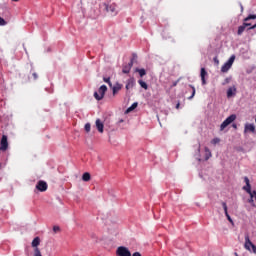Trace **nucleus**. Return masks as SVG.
Returning <instances> with one entry per match:
<instances>
[{
  "label": "nucleus",
  "instance_id": "nucleus-1",
  "mask_svg": "<svg viewBox=\"0 0 256 256\" xmlns=\"http://www.w3.org/2000/svg\"><path fill=\"white\" fill-rule=\"evenodd\" d=\"M237 119V115L232 114L229 117H227L222 124L220 125V131H224L227 127H229V125H231V123H233V121H235Z\"/></svg>",
  "mask_w": 256,
  "mask_h": 256
},
{
  "label": "nucleus",
  "instance_id": "nucleus-2",
  "mask_svg": "<svg viewBox=\"0 0 256 256\" xmlns=\"http://www.w3.org/2000/svg\"><path fill=\"white\" fill-rule=\"evenodd\" d=\"M105 93H107V86L102 85L98 89V92H94V98L96 101H101L103 97H105Z\"/></svg>",
  "mask_w": 256,
  "mask_h": 256
},
{
  "label": "nucleus",
  "instance_id": "nucleus-3",
  "mask_svg": "<svg viewBox=\"0 0 256 256\" xmlns=\"http://www.w3.org/2000/svg\"><path fill=\"white\" fill-rule=\"evenodd\" d=\"M233 63H235V55H232L228 61L221 67L222 73H227L231 67H233Z\"/></svg>",
  "mask_w": 256,
  "mask_h": 256
},
{
  "label": "nucleus",
  "instance_id": "nucleus-4",
  "mask_svg": "<svg viewBox=\"0 0 256 256\" xmlns=\"http://www.w3.org/2000/svg\"><path fill=\"white\" fill-rule=\"evenodd\" d=\"M136 59H137V54H133L130 62L123 66L122 73H124V74L130 73L131 69L133 67V63L136 61Z\"/></svg>",
  "mask_w": 256,
  "mask_h": 256
},
{
  "label": "nucleus",
  "instance_id": "nucleus-5",
  "mask_svg": "<svg viewBox=\"0 0 256 256\" xmlns=\"http://www.w3.org/2000/svg\"><path fill=\"white\" fill-rule=\"evenodd\" d=\"M117 256H131V251L125 246H120L116 249Z\"/></svg>",
  "mask_w": 256,
  "mask_h": 256
},
{
  "label": "nucleus",
  "instance_id": "nucleus-6",
  "mask_svg": "<svg viewBox=\"0 0 256 256\" xmlns=\"http://www.w3.org/2000/svg\"><path fill=\"white\" fill-rule=\"evenodd\" d=\"M41 243V240L39 239V237H36L33 239L32 241V247H36L34 250V256H43L41 255V250H39V244Z\"/></svg>",
  "mask_w": 256,
  "mask_h": 256
},
{
  "label": "nucleus",
  "instance_id": "nucleus-7",
  "mask_svg": "<svg viewBox=\"0 0 256 256\" xmlns=\"http://www.w3.org/2000/svg\"><path fill=\"white\" fill-rule=\"evenodd\" d=\"M9 148V142L7 141V136L3 135L0 141V151H5Z\"/></svg>",
  "mask_w": 256,
  "mask_h": 256
},
{
  "label": "nucleus",
  "instance_id": "nucleus-8",
  "mask_svg": "<svg viewBox=\"0 0 256 256\" xmlns=\"http://www.w3.org/2000/svg\"><path fill=\"white\" fill-rule=\"evenodd\" d=\"M47 187H48L47 182H45L43 180L38 181V183L36 185V189L41 192L45 191L47 189Z\"/></svg>",
  "mask_w": 256,
  "mask_h": 256
},
{
  "label": "nucleus",
  "instance_id": "nucleus-9",
  "mask_svg": "<svg viewBox=\"0 0 256 256\" xmlns=\"http://www.w3.org/2000/svg\"><path fill=\"white\" fill-rule=\"evenodd\" d=\"M136 85V81L135 78L131 77L126 81V89L127 91H129V89H133V87H135Z\"/></svg>",
  "mask_w": 256,
  "mask_h": 256
},
{
  "label": "nucleus",
  "instance_id": "nucleus-10",
  "mask_svg": "<svg viewBox=\"0 0 256 256\" xmlns=\"http://www.w3.org/2000/svg\"><path fill=\"white\" fill-rule=\"evenodd\" d=\"M256 133L255 124H245L244 133Z\"/></svg>",
  "mask_w": 256,
  "mask_h": 256
},
{
  "label": "nucleus",
  "instance_id": "nucleus-11",
  "mask_svg": "<svg viewBox=\"0 0 256 256\" xmlns=\"http://www.w3.org/2000/svg\"><path fill=\"white\" fill-rule=\"evenodd\" d=\"M244 247L247 251H251V248L253 247V242H251V239L249 238V235L245 236Z\"/></svg>",
  "mask_w": 256,
  "mask_h": 256
},
{
  "label": "nucleus",
  "instance_id": "nucleus-12",
  "mask_svg": "<svg viewBox=\"0 0 256 256\" xmlns=\"http://www.w3.org/2000/svg\"><path fill=\"white\" fill-rule=\"evenodd\" d=\"M244 181L246 183V186L243 187V190L250 195V193H252L253 191L251 190V183L249 182V178L245 177Z\"/></svg>",
  "mask_w": 256,
  "mask_h": 256
},
{
  "label": "nucleus",
  "instance_id": "nucleus-13",
  "mask_svg": "<svg viewBox=\"0 0 256 256\" xmlns=\"http://www.w3.org/2000/svg\"><path fill=\"white\" fill-rule=\"evenodd\" d=\"M121 89H123V84H120L119 82H117V83L112 87V93H113V95H117V93H119V91H121Z\"/></svg>",
  "mask_w": 256,
  "mask_h": 256
},
{
  "label": "nucleus",
  "instance_id": "nucleus-14",
  "mask_svg": "<svg viewBox=\"0 0 256 256\" xmlns=\"http://www.w3.org/2000/svg\"><path fill=\"white\" fill-rule=\"evenodd\" d=\"M106 11L108 13H111V15H117V8L115 7V5H107Z\"/></svg>",
  "mask_w": 256,
  "mask_h": 256
},
{
  "label": "nucleus",
  "instance_id": "nucleus-15",
  "mask_svg": "<svg viewBox=\"0 0 256 256\" xmlns=\"http://www.w3.org/2000/svg\"><path fill=\"white\" fill-rule=\"evenodd\" d=\"M96 129L99 131V133H103L104 129V124L102 123L101 119H97L96 122Z\"/></svg>",
  "mask_w": 256,
  "mask_h": 256
},
{
  "label": "nucleus",
  "instance_id": "nucleus-16",
  "mask_svg": "<svg viewBox=\"0 0 256 256\" xmlns=\"http://www.w3.org/2000/svg\"><path fill=\"white\" fill-rule=\"evenodd\" d=\"M207 75V71L205 68H201L200 77L202 81V85H207V81L205 80V76Z\"/></svg>",
  "mask_w": 256,
  "mask_h": 256
},
{
  "label": "nucleus",
  "instance_id": "nucleus-17",
  "mask_svg": "<svg viewBox=\"0 0 256 256\" xmlns=\"http://www.w3.org/2000/svg\"><path fill=\"white\" fill-rule=\"evenodd\" d=\"M235 93H237V88L235 86L233 87H230L228 90H227V97H233V95H235Z\"/></svg>",
  "mask_w": 256,
  "mask_h": 256
},
{
  "label": "nucleus",
  "instance_id": "nucleus-18",
  "mask_svg": "<svg viewBox=\"0 0 256 256\" xmlns=\"http://www.w3.org/2000/svg\"><path fill=\"white\" fill-rule=\"evenodd\" d=\"M139 106V103L134 102L128 109H126L125 113H131V111H135L137 107Z\"/></svg>",
  "mask_w": 256,
  "mask_h": 256
},
{
  "label": "nucleus",
  "instance_id": "nucleus-19",
  "mask_svg": "<svg viewBox=\"0 0 256 256\" xmlns=\"http://www.w3.org/2000/svg\"><path fill=\"white\" fill-rule=\"evenodd\" d=\"M82 180L85 181L86 183L91 181V174L89 172H85L82 175Z\"/></svg>",
  "mask_w": 256,
  "mask_h": 256
},
{
  "label": "nucleus",
  "instance_id": "nucleus-20",
  "mask_svg": "<svg viewBox=\"0 0 256 256\" xmlns=\"http://www.w3.org/2000/svg\"><path fill=\"white\" fill-rule=\"evenodd\" d=\"M138 83H139L140 87H142V89H145V91H147L149 89L147 82H145L143 80H138Z\"/></svg>",
  "mask_w": 256,
  "mask_h": 256
},
{
  "label": "nucleus",
  "instance_id": "nucleus-21",
  "mask_svg": "<svg viewBox=\"0 0 256 256\" xmlns=\"http://www.w3.org/2000/svg\"><path fill=\"white\" fill-rule=\"evenodd\" d=\"M136 73H139L140 77H145V75H147V71H145V69H139L136 68Z\"/></svg>",
  "mask_w": 256,
  "mask_h": 256
},
{
  "label": "nucleus",
  "instance_id": "nucleus-22",
  "mask_svg": "<svg viewBox=\"0 0 256 256\" xmlns=\"http://www.w3.org/2000/svg\"><path fill=\"white\" fill-rule=\"evenodd\" d=\"M245 29H247L245 25L242 24L241 26H239L238 32H237L238 35H243V33L245 32Z\"/></svg>",
  "mask_w": 256,
  "mask_h": 256
},
{
  "label": "nucleus",
  "instance_id": "nucleus-23",
  "mask_svg": "<svg viewBox=\"0 0 256 256\" xmlns=\"http://www.w3.org/2000/svg\"><path fill=\"white\" fill-rule=\"evenodd\" d=\"M243 25L246 26V28L248 27V30H249V29H256V24H254V25L251 26V23H247V21H245V22L243 23Z\"/></svg>",
  "mask_w": 256,
  "mask_h": 256
},
{
  "label": "nucleus",
  "instance_id": "nucleus-24",
  "mask_svg": "<svg viewBox=\"0 0 256 256\" xmlns=\"http://www.w3.org/2000/svg\"><path fill=\"white\" fill-rule=\"evenodd\" d=\"M205 152H206V161L211 157V150L209 148L205 147Z\"/></svg>",
  "mask_w": 256,
  "mask_h": 256
},
{
  "label": "nucleus",
  "instance_id": "nucleus-25",
  "mask_svg": "<svg viewBox=\"0 0 256 256\" xmlns=\"http://www.w3.org/2000/svg\"><path fill=\"white\" fill-rule=\"evenodd\" d=\"M189 87H191L192 88V95L190 96V97H188V99H193V97H195V93H196V91H195V86H193V85H189Z\"/></svg>",
  "mask_w": 256,
  "mask_h": 256
},
{
  "label": "nucleus",
  "instance_id": "nucleus-26",
  "mask_svg": "<svg viewBox=\"0 0 256 256\" xmlns=\"http://www.w3.org/2000/svg\"><path fill=\"white\" fill-rule=\"evenodd\" d=\"M84 129L86 133H89L91 131V123H86L84 126Z\"/></svg>",
  "mask_w": 256,
  "mask_h": 256
},
{
  "label": "nucleus",
  "instance_id": "nucleus-27",
  "mask_svg": "<svg viewBox=\"0 0 256 256\" xmlns=\"http://www.w3.org/2000/svg\"><path fill=\"white\" fill-rule=\"evenodd\" d=\"M251 19H256V14H250L248 17L244 19V21H251Z\"/></svg>",
  "mask_w": 256,
  "mask_h": 256
},
{
  "label": "nucleus",
  "instance_id": "nucleus-28",
  "mask_svg": "<svg viewBox=\"0 0 256 256\" xmlns=\"http://www.w3.org/2000/svg\"><path fill=\"white\" fill-rule=\"evenodd\" d=\"M104 83H108L109 87H113V83H111V78H103Z\"/></svg>",
  "mask_w": 256,
  "mask_h": 256
},
{
  "label": "nucleus",
  "instance_id": "nucleus-29",
  "mask_svg": "<svg viewBox=\"0 0 256 256\" xmlns=\"http://www.w3.org/2000/svg\"><path fill=\"white\" fill-rule=\"evenodd\" d=\"M212 145H217L218 143H221V139L220 138H214L211 140Z\"/></svg>",
  "mask_w": 256,
  "mask_h": 256
},
{
  "label": "nucleus",
  "instance_id": "nucleus-30",
  "mask_svg": "<svg viewBox=\"0 0 256 256\" xmlns=\"http://www.w3.org/2000/svg\"><path fill=\"white\" fill-rule=\"evenodd\" d=\"M109 221H111V223H114V224L119 223V219H117V217H115V216L109 218Z\"/></svg>",
  "mask_w": 256,
  "mask_h": 256
},
{
  "label": "nucleus",
  "instance_id": "nucleus-31",
  "mask_svg": "<svg viewBox=\"0 0 256 256\" xmlns=\"http://www.w3.org/2000/svg\"><path fill=\"white\" fill-rule=\"evenodd\" d=\"M225 216L227 217L229 223H231L233 225V219L231 218V216L229 215V212H226Z\"/></svg>",
  "mask_w": 256,
  "mask_h": 256
},
{
  "label": "nucleus",
  "instance_id": "nucleus-32",
  "mask_svg": "<svg viewBox=\"0 0 256 256\" xmlns=\"http://www.w3.org/2000/svg\"><path fill=\"white\" fill-rule=\"evenodd\" d=\"M7 25V21H5V19L0 17V26H5Z\"/></svg>",
  "mask_w": 256,
  "mask_h": 256
},
{
  "label": "nucleus",
  "instance_id": "nucleus-33",
  "mask_svg": "<svg viewBox=\"0 0 256 256\" xmlns=\"http://www.w3.org/2000/svg\"><path fill=\"white\" fill-rule=\"evenodd\" d=\"M222 207L224 209V213L227 214L228 213V211H227V203L222 202Z\"/></svg>",
  "mask_w": 256,
  "mask_h": 256
},
{
  "label": "nucleus",
  "instance_id": "nucleus-34",
  "mask_svg": "<svg viewBox=\"0 0 256 256\" xmlns=\"http://www.w3.org/2000/svg\"><path fill=\"white\" fill-rule=\"evenodd\" d=\"M53 231L54 233H59V231H61V228L59 226H54Z\"/></svg>",
  "mask_w": 256,
  "mask_h": 256
},
{
  "label": "nucleus",
  "instance_id": "nucleus-35",
  "mask_svg": "<svg viewBox=\"0 0 256 256\" xmlns=\"http://www.w3.org/2000/svg\"><path fill=\"white\" fill-rule=\"evenodd\" d=\"M228 83H231V78H226L222 85H228Z\"/></svg>",
  "mask_w": 256,
  "mask_h": 256
},
{
  "label": "nucleus",
  "instance_id": "nucleus-36",
  "mask_svg": "<svg viewBox=\"0 0 256 256\" xmlns=\"http://www.w3.org/2000/svg\"><path fill=\"white\" fill-rule=\"evenodd\" d=\"M250 253H254V255H256V246H255V244L252 245Z\"/></svg>",
  "mask_w": 256,
  "mask_h": 256
},
{
  "label": "nucleus",
  "instance_id": "nucleus-37",
  "mask_svg": "<svg viewBox=\"0 0 256 256\" xmlns=\"http://www.w3.org/2000/svg\"><path fill=\"white\" fill-rule=\"evenodd\" d=\"M214 63H216V65H219V59L217 57H214Z\"/></svg>",
  "mask_w": 256,
  "mask_h": 256
},
{
  "label": "nucleus",
  "instance_id": "nucleus-38",
  "mask_svg": "<svg viewBox=\"0 0 256 256\" xmlns=\"http://www.w3.org/2000/svg\"><path fill=\"white\" fill-rule=\"evenodd\" d=\"M132 256H141V254L139 252H134Z\"/></svg>",
  "mask_w": 256,
  "mask_h": 256
},
{
  "label": "nucleus",
  "instance_id": "nucleus-39",
  "mask_svg": "<svg viewBox=\"0 0 256 256\" xmlns=\"http://www.w3.org/2000/svg\"><path fill=\"white\" fill-rule=\"evenodd\" d=\"M32 75H33L34 79L38 78L37 73L34 72Z\"/></svg>",
  "mask_w": 256,
  "mask_h": 256
},
{
  "label": "nucleus",
  "instance_id": "nucleus-40",
  "mask_svg": "<svg viewBox=\"0 0 256 256\" xmlns=\"http://www.w3.org/2000/svg\"><path fill=\"white\" fill-rule=\"evenodd\" d=\"M177 83H179V80H177L176 82H174L173 86L176 87Z\"/></svg>",
  "mask_w": 256,
  "mask_h": 256
},
{
  "label": "nucleus",
  "instance_id": "nucleus-41",
  "mask_svg": "<svg viewBox=\"0 0 256 256\" xmlns=\"http://www.w3.org/2000/svg\"><path fill=\"white\" fill-rule=\"evenodd\" d=\"M180 105H181L180 103H177L176 104V109H179Z\"/></svg>",
  "mask_w": 256,
  "mask_h": 256
},
{
  "label": "nucleus",
  "instance_id": "nucleus-42",
  "mask_svg": "<svg viewBox=\"0 0 256 256\" xmlns=\"http://www.w3.org/2000/svg\"><path fill=\"white\" fill-rule=\"evenodd\" d=\"M232 127H233L234 129H237V124H233Z\"/></svg>",
  "mask_w": 256,
  "mask_h": 256
},
{
  "label": "nucleus",
  "instance_id": "nucleus-43",
  "mask_svg": "<svg viewBox=\"0 0 256 256\" xmlns=\"http://www.w3.org/2000/svg\"><path fill=\"white\" fill-rule=\"evenodd\" d=\"M124 122V120L123 119H120L119 121H118V123H123Z\"/></svg>",
  "mask_w": 256,
  "mask_h": 256
},
{
  "label": "nucleus",
  "instance_id": "nucleus-44",
  "mask_svg": "<svg viewBox=\"0 0 256 256\" xmlns=\"http://www.w3.org/2000/svg\"><path fill=\"white\" fill-rule=\"evenodd\" d=\"M12 1H14L15 3H17V1H19V0H12Z\"/></svg>",
  "mask_w": 256,
  "mask_h": 256
}]
</instances>
